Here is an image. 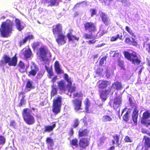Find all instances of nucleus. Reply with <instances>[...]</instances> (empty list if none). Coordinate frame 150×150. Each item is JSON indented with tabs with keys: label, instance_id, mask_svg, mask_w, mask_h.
Listing matches in <instances>:
<instances>
[{
	"label": "nucleus",
	"instance_id": "nucleus-52",
	"mask_svg": "<svg viewBox=\"0 0 150 150\" xmlns=\"http://www.w3.org/2000/svg\"><path fill=\"white\" fill-rule=\"evenodd\" d=\"M84 36L86 39H91L93 38L92 35H88L87 33H85L84 34Z\"/></svg>",
	"mask_w": 150,
	"mask_h": 150
},
{
	"label": "nucleus",
	"instance_id": "nucleus-20",
	"mask_svg": "<svg viewBox=\"0 0 150 150\" xmlns=\"http://www.w3.org/2000/svg\"><path fill=\"white\" fill-rule=\"evenodd\" d=\"M98 87L100 89H104L108 86L110 85V82L107 81H103L98 82Z\"/></svg>",
	"mask_w": 150,
	"mask_h": 150
},
{
	"label": "nucleus",
	"instance_id": "nucleus-22",
	"mask_svg": "<svg viewBox=\"0 0 150 150\" xmlns=\"http://www.w3.org/2000/svg\"><path fill=\"white\" fill-rule=\"evenodd\" d=\"M54 67L56 72L58 74H61L63 73V71L60 68L59 64L58 61H56L54 64Z\"/></svg>",
	"mask_w": 150,
	"mask_h": 150
},
{
	"label": "nucleus",
	"instance_id": "nucleus-5",
	"mask_svg": "<svg viewBox=\"0 0 150 150\" xmlns=\"http://www.w3.org/2000/svg\"><path fill=\"white\" fill-rule=\"evenodd\" d=\"M62 98L61 97L58 96L53 100V111L57 114L59 112L61 105Z\"/></svg>",
	"mask_w": 150,
	"mask_h": 150
},
{
	"label": "nucleus",
	"instance_id": "nucleus-44",
	"mask_svg": "<svg viewBox=\"0 0 150 150\" xmlns=\"http://www.w3.org/2000/svg\"><path fill=\"white\" fill-rule=\"evenodd\" d=\"M84 104L86 106V109L87 110L88 109L90 106V103L88 99L86 98L85 100Z\"/></svg>",
	"mask_w": 150,
	"mask_h": 150
},
{
	"label": "nucleus",
	"instance_id": "nucleus-15",
	"mask_svg": "<svg viewBox=\"0 0 150 150\" xmlns=\"http://www.w3.org/2000/svg\"><path fill=\"white\" fill-rule=\"evenodd\" d=\"M100 17H101L102 22L106 25H108L110 23V20L109 18L107 17L105 13L100 11L99 13Z\"/></svg>",
	"mask_w": 150,
	"mask_h": 150
},
{
	"label": "nucleus",
	"instance_id": "nucleus-9",
	"mask_svg": "<svg viewBox=\"0 0 150 150\" xmlns=\"http://www.w3.org/2000/svg\"><path fill=\"white\" fill-rule=\"evenodd\" d=\"M84 26L85 30L89 32H94L96 30V26L94 24L92 23L87 22L84 24Z\"/></svg>",
	"mask_w": 150,
	"mask_h": 150
},
{
	"label": "nucleus",
	"instance_id": "nucleus-46",
	"mask_svg": "<svg viewBox=\"0 0 150 150\" xmlns=\"http://www.w3.org/2000/svg\"><path fill=\"white\" fill-rule=\"evenodd\" d=\"M36 73L37 72L35 71L31 70L29 72L28 75L30 77L32 76H33L35 75Z\"/></svg>",
	"mask_w": 150,
	"mask_h": 150
},
{
	"label": "nucleus",
	"instance_id": "nucleus-48",
	"mask_svg": "<svg viewBox=\"0 0 150 150\" xmlns=\"http://www.w3.org/2000/svg\"><path fill=\"white\" fill-rule=\"evenodd\" d=\"M79 125V122L77 119H75L74 122V124L72 126L73 128L77 127Z\"/></svg>",
	"mask_w": 150,
	"mask_h": 150
},
{
	"label": "nucleus",
	"instance_id": "nucleus-19",
	"mask_svg": "<svg viewBox=\"0 0 150 150\" xmlns=\"http://www.w3.org/2000/svg\"><path fill=\"white\" fill-rule=\"evenodd\" d=\"M111 91V88L108 89L105 91H103L100 94L101 98L104 101L107 98L108 95Z\"/></svg>",
	"mask_w": 150,
	"mask_h": 150
},
{
	"label": "nucleus",
	"instance_id": "nucleus-17",
	"mask_svg": "<svg viewBox=\"0 0 150 150\" xmlns=\"http://www.w3.org/2000/svg\"><path fill=\"white\" fill-rule=\"evenodd\" d=\"M139 110L137 108H134V111L132 115V118L134 123L137 125V119L138 116Z\"/></svg>",
	"mask_w": 150,
	"mask_h": 150
},
{
	"label": "nucleus",
	"instance_id": "nucleus-28",
	"mask_svg": "<svg viewBox=\"0 0 150 150\" xmlns=\"http://www.w3.org/2000/svg\"><path fill=\"white\" fill-rule=\"evenodd\" d=\"M18 67L19 68V70L21 72H23L25 71V66L24 64L21 61L19 62L18 64Z\"/></svg>",
	"mask_w": 150,
	"mask_h": 150
},
{
	"label": "nucleus",
	"instance_id": "nucleus-35",
	"mask_svg": "<svg viewBox=\"0 0 150 150\" xmlns=\"http://www.w3.org/2000/svg\"><path fill=\"white\" fill-rule=\"evenodd\" d=\"M33 82L32 81L28 80L27 83L26 88H27L31 89L33 88Z\"/></svg>",
	"mask_w": 150,
	"mask_h": 150
},
{
	"label": "nucleus",
	"instance_id": "nucleus-47",
	"mask_svg": "<svg viewBox=\"0 0 150 150\" xmlns=\"http://www.w3.org/2000/svg\"><path fill=\"white\" fill-rule=\"evenodd\" d=\"M57 90L56 88H52L51 93V96H54L57 94Z\"/></svg>",
	"mask_w": 150,
	"mask_h": 150
},
{
	"label": "nucleus",
	"instance_id": "nucleus-10",
	"mask_svg": "<svg viewBox=\"0 0 150 150\" xmlns=\"http://www.w3.org/2000/svg\"><path fill=\"white\" fill-rule=\"evenodd\" d=\"M39 56L42 60H44L48 52V49L45 47H42L39 49Z\"/></svg>",
	"mask_w": 150,
	"mask_h": 150
},
{
	"label": "nucleus",
	"instance_id": "nucleus-49",
	"mask_svg": "<svg viewBox=\"0 0 150 150\" xmlns=\"http://www.w3.org/2000/svg\"><path fill=\"white\" fill-rule=\"evenodd\" d=\"M44 72L43 71H40L38 74L37 78L38 79L41 78L43 75Z\"/></svg>",
	"mask_w": 150,
	"mask_h": 150
},
{
	"label": "nucleus",
	"instance_id": "nucleus-4",
	"mask_svg": "<svg viewBox=\"0 0 150 150\" xmlns=\"http://www.w3.org/2000/svg\"><path fill=\"white\" fill-rule=\"evenodd\" d=\"M125 56L128 59L132 61L133 64H139L140 63V61L139 60L135 52L132 53H130L127 52H124Z\"/></svg>",
	"mask_w": 150,
	"mask_h": 150
},
{
	"label": "nucleus",
	"instance_id": "nucleus-25",
	"mask_svg": "<svg viewBox=\"0 0 150 150\" xmlns=\"http://www.w3.org/2000/svg\"><path fill=\"white\" fill-rule=\"evenodd\" d=\"M88 132L86 129H80L79 132V134L80 137L85 136L88 134Z\"/></svg>",
	"mask_w": 150,
	"mask_h": 150
},
{
	"label": "nucleus",
	"instance_id": "nucleus-23",
	"mask_svg": "<svg viewBox=\"0 0 150 150\" xmlns=\"http://www.w3.org/2000/svg\"><path fill=\"white\" fill-rule=\"evenodd\" d=\"M24 57L26 58H30L32 55L31 51L30 49L25 50L22 53Z\"/></svg>",
	"mask_w": 150,
	"mask_h": 150
},
{
	"label": "nucleus",
	"instance_id": "nucleus-7",
	"mask_svg": "<svg viewBox=\"0 0 150 150\" xmlns=\"http://www.w3.org/2000/svg\"><path fill=\"white\" fill-rule=\"evenodd\" d=\"M64 79L68 84L67 85V88H68V91L70 93V96L71 95V93L74 92L75 90V88L74 87H71V86L72 84V80L71 78H69L67 74H65L64 75Z\"/></svg>",
	"mask_w": 150,
	"mask_h": 150
},
{
	"label": "nucleus",
	"instance_id": "nucleus-57",
	"mask_svg": "<svg viewBox=\"0 0 150 150\" xmlns=\"http://www.w3.org/2000/svg\"><path fill=\"white\" fill-rule=\"evenodd\" d=\"M10 125L11 126H12L14 128H16V123L14 121H12L11 122Z\"/></svg>",
	"mask_w": 150,
	"mask_h": 150
},
{
	"label": "nucleus",
	"instance_id": "nucleus-31",
	"mask_svg": "<svg viewBox=\"0 0 150 150\" xmlns=\"http://www.w3.org/2000/svg\"><path fill=\"white\" fill-rule=\"evenodd\" d=\"M67 37L69 41H72L74 40L78 41L79 39V38L76 37L75 36H74L70 33H68L67 34Z\"/></svg>",
	"mask_w": 150,
	"mask_h": 150
},
{
	"label": "nucleus",
	"instance_id": "nucleus-3",
	"mask_svg": "<svg viewBox=\"0 0 150 150\" xmlns=\"http://www.w3.org/2000/svg\"><path fill=\"white\" fill-rule=\"evenodd\" d=\"M3 59H4L0 61V66L4 67L7 63L10 66H16L17 60L16 57H14L11 58L6 55H5L4 56Z\"/></svg>",
	"mask_w": 150,
	"mask_h": 150
},
{
	"label": "nucleus",
	"instance_id": "nucleus-8",
	"mask_svg": "<svg viewBox=\"0 0 150 150\" xmlns=\"http://www.w3.org/2000/svg\"><path fill=\"white\" fill-rule=\"evenodd\" d=\"M150 117V111H146L144 112L142 114V117L141 120V122L147 126L149 122L148 119Z\"/></svg>",
	"mask_w": 150,
	"mask_h": 150
},
{
	"label": "nucleus",
	"instance_id": "nucleus-39",
	"mask_svg": "<svg viewBox=\"0 0 150 150\" xmlns=\"http://www.w3.org/2000/svg\"><path fill=\"white\" fill-rule=\"evenodd\" d=\"M31 70L35 71L37 72L39 70V69L38 67L35 64H33L31 66Z\"/></svg>",
	"mask_w": 150,
	"mask_h": 150
},
{
	"label": "nucleus",
	"instance_id": "nucleus-27",
	"mask_svg": "<svg viewBox=\"0 0 150 150\" xmlns=\"http://www.w3.org/2000/svg\"><path fill=\"white\" fill-rule=\"evenodd\" d=\"M112 120V119L108 115H104L102 118V120L103 122H107L111 121Z\"/></svg>",
	"mask_w": 150,
	"mask_h": 150
},
{
	"label": "nucleus",
	"instance_id": "nucleus-32",
	"mask_svg": "<svg viewBox=\"0 0 150 150\" xmlns=\"http://www.w3.org/2000/svg\"><path fill=\"white\" fill-rule=\"evenodd\" d=\"M130 113V111L129 110L127 111L123 117V120L127 122L128 121L129 119L130 115L129 113Z\"/></svg>",
	"mask_w": 150,
	"mask_h": 150
},
{
	"label": "nucleus",
	"instance_id": "nucleus-34",
	"mask_svg": "<svg viewBox=\"0 0 150 150\" xmlns=\"http://www.w3.org/2000/svg\"><path fill=\"white\" fill-rule=\"evenodd\" d=\"M71 144L73 148H74L73 146L76 147L78 146V140L77 139L74 138L73 139L71 142Z\"/></svg>",
	"mask_w": 150,
	"mask_h": 150
},
{
	"label": "nucleus",
	"instance_id": "nucleus-41",
	"mask_svg": "<svg viewBox=\"0 0 150 150\" xmlns=\"http://www.w3.org/2000/svg\"><path fill=\"white\" fill-rule=\"evenodd\" d=\"M118 65L120 67L121 69H125V67L124 66L123 62L120 59H119L118 61Z\"/></svg>",
	"mask_w": 150,
	"mask_h": 150
},
{
	"label": "nucleus",
	"instance_id": "nucleus-50",
	"mask_svg": "<svg viewBox=\"0 0 150 150\" xmlns=\"http://www.w3.org/2000/svg\"><path fill=\"white\" fill-rule=\"evenodd\" d=\"M128 99L129 105L132 107H133L134 106V104L133 99L130 97H129Z\"/></svg>",
	"mask_w": 150,
	"mask_h": 150
},
{
	"label": "nucleus",
	"instance_id": "nucleus-36",
	"mask_svg": "<svg viewBox=\"0 0 150 150\" xmlns=\"http://www.w3.org/2000/svg\"><path fill=\"white\" fill-rule=\"evenodd\" d=\"M46 142L47 143L48 146L52 147L54 145L53 140L50 138H48L47 139Z\"/></svg>",
	"mask_w": 150,
	"mask_h": 150
},
{
	"label": "nucleus",
	"instance_id": "nucleus-42",
	"mask_svg": "<svg viewBox=\"0 0 150 150\" xmlns=\"http://www.w3.org/2000/svg\"><path fill=\"white\" fill-rule=\"evenodd\" d=\"M81 4H82V6H83L86 5V3L85 1L80 2L78 3H77L74 6V8H75L80 7V5H81Z\"/></svg>",
	"mask_w": 150,
	"mask_h": 150
},
{
	"label": "nucleus",
	"instance_id": "nucleus-33",
	"mask_svg": "<svg viewBox=\"0 0 150 150\" xmlns=\"http://www.w3.org/2000/svg\"><path fill=\"white\" fill-rule=\"evenodd\" d=\"M144 144L145 148L150 147V138L147 137L145 139Z\"/></svg>",
	"mask_w": 150,
	"mask_h": 150
},
{
	"label": "nucleus",
	"instance_id": "nucleus-14",
	"mask_svg": "<svg viewBox=\"0 0 150 150\" xmlns=\"http://www.w3.org/2000/svg\"><path fill=\"white\" fill-rule=\"evenodd\" d=\"M122 83L117 81L113 83L110 87H108V88H111V89H114L117 90L119 91L122 90Z\"/></svg>",
	"mask_w": 150,
	"mask_h": 150
},
{
	"label": "nucleus",
	"instance_id": "nucleus-55",
	"mask_svg": "<svg viewBox=\"0 0 150 150\" xmlns=\"http://www.w3.org/2000/svg\"><path fill=\"white\" fill-rule=\"evenodd\" d=\"M90 11L91 13V16L92 17L96 13V11L95 9H91L90 10Z\"/></svg>",
	"mask_w": 150,
	"mask_h": 150
},
{
	"label": "nucleus",
	"instance_id": "nucleus-64",
	"mask_svg": "<svg viewBox=\"0 0 150 150\" xmlns=\"http://www.w3.org/2000/svg\"><path fill=\"white\" fill-rule=\"evenodd\" d=\"M39 45V43L38 42H35L33 44V47H34L35 48H36Z\"/></svg>",
	"mask_w": 150,
	"mask_h": 150
},
{
	"label": "nucleus",
	"instance_id": "nucleus-61",
	"mask_svg": "<svg viewBox=\"0 0 150 150\" xmlns=\"http://www.w3.org/2000/svg\"><path fill=\"white\" fill-rule=\"evenodd\" d=\"M48 74L50 75V77L51 76L53 75V72L51 70H49L48 71Z\"/></svg>",
	"mask_w": 150,
	"mask_h": 150
},
{
	"label": "nucleus",
	"instance_id": "nucleus-43",
	"mask_svg": "<svg viewBox=\"0 0 150 150\" xmlns=\"http://www.w3.org/2000/svg\"><path fill=\"white\" fill-rule=\"evenodd\" d=\"M103 71V69L102 68L99 67L95 71V73L97 75H99L101 74Z\"/></svg>",
	"mask_w": 150,
	"mask_h": 150
},
{
	"label": "nucleus",
	"instance_id": "nucleus-16",
	"mask_svg": "<svg viewBox=\"0 0 150 150\" xmlns=\"http://www.w3.org/2000/svg\"><path fill=\"white\" fill-rule=\"evenodd\" d=\"M62 28L61 24H58L53 29V32L54 35L56 36L57 35L62 33Z\"/></svg>",
	"mask_w": 150,
	"mask_h": 150
},
{
	"label": "nucleus",
	"instance_id": "nucleus-2",
	"mask_svg": "<svg viewBox=\"0 0 150 150\" xmlns=\"http://www.w3.org/2000/svg\"><path fill=\"white\" fill-rule=\"evenodd\" d=\"M33 114L30 110L25 109L23 110V119L26 123L28 125H33L35 122Z\"/></svg>",
	"mask_w": 150,
	"mask_h": 150
},
{
	"label": "nucleus",
	"instance_id": "nucleus-29",
	"mask_svg": "<svg viewBox=\"0 0 150 150\" xmlns=\"http://www.w3.org/2000/svg\"><path fill=\"white\" fill-rule=\"evenodd\" d=\"M55 124H53L52 126H45V132H50L53 130V129L55 127Z\"/></svg>",
	"mask_w": 150,
	"mask_h": 150
},
{
	"label": "nucleus",
	"instance_id": "nucleus-21",
	"mask_svg": "<svg viewBox=\"0 0 150 150\" xmlns=\"http://www.w3.org/2000/svg\"><path fill=\"white\" fill-rule=\"evenodd\" d=\"M34 36L33 35L30 34L28 36L26 37L24 39L20 40L19 42L20 45L21 46L22 45L25 44L28 40H30L31 39H33Z\"/></svg>",
	"mask_w": 150,
	"mask_h": 150
},
{
	"label": "nucleus",
	"instance_id": "nucleus-58",
	"mask_svg": "<svg viewBox=\"0 0 150 150\" xmlns=\"http://www.w3.org/2000/svg\"><path fill=\"white\" fill-rule=\"evenodd\" d=\"M113 138L114 139V140L116 141V143H118V142H119V138L118 136H114Z\"/></svg>",
	"mask_w": 150,
	"mask_h": 150
},
{
	"label": "nucleus",
	"instance_id": "nucleus-1",
	"mask_svg": "<svg viewBox=\"0 0 150 150\" xmlns=\"http://www.w3.org/2000/svg\"><path fill=\"white\" fill-rule=\"evenodd\" d=\"M14 25L13 22L9 19L2 23L0 28V32L3 37H7L12 31V27Z\"/></svg>",
	"mask_w": 150,
	"mask_h": 150
},
{
	"label": "nucleus",
	"instance_id": "nucleus-45",
	"mask_svg": "<svg viewBox=\"0 0 150 150\" xmlns=\"http://www.w3.org/2000/svg\"><path fill=\"white\" fill-rule=\"evenodd\" d=\"M121 2L124 4V5L127 6H130V3L127 0H120Z\"/></svg>",
	"mask_w": 150,
	"mask_h": 150
},
{
	"label": "nucleus",
	"instance_id": "nucleus-63",
	"mask_svg": "<svg viewBox=\"0 0 150 150\" xmlns=\"http://www.w3.org/2000/svg\"><path fill=\"white\" fill-rule=\"evenodd\" d=\"M129 34L132 36H133L134 38L136 37L135 35H134L133 33L132 30H131L129 33Z\"/></svg>",
	"mask_w": 150,
	"mask_h": 150
},
{
	"label": "nucleus",
	"instance_id": "nucleus-51",
	"mask_svg": "<svg viewBox=\"0 0 150 150\" xmlns=\"http://www.w3.org/2000/svg\"><path fill=\"white\" fill-rule=\"evenodd\" d=\"M113 53V54L112 56L113 57H117L119 56V54L118 52H115L111 51L110 52V54H112Z\"/></svg>",
	"mask_w": 150,
	"mask_h": 150
},
{
	"label": "nucleus",
	"instance_id": "nucleus-38",
	"mask_svg": "<svg viewBox=\"0 0 150 150\" xmlns=\"http://www.w3.org/2000/svg\"><path fill=\"white\" fill-rule=\"evenodd\" d=\"M106 57H103L100 60L99 65H103L106 62Z\"/></svg>",
	"mask_w": 150,
	"mask_h": 150
},
{
	"label": "nucleus",
	"instance_id": "nucleus-6",
	"mask_svg": "<svg viewBox=\"0 0 150 150\" xmlns=\"http://www.w3.org/2000/svg\"><path fill=\"white\" fill-rule=\"evenodd\" d=\"M122 95L121 94L118 95H116L115 98L113 99V107L115 109H117L120 106L122 103Z\"/></svg>",
	"mask_w": 150,
	"mask_h": 150
},
{
	"label": "nucleus",
	"instance_id": "nucleus-30",
	"mask_svg": "<svg viewBox=\"0 0 150 150\" xmlns=\"http://www.w3.org/2000/svg\"><path fill=\"white\" fill-rule=\"evenodd\" d=\"M47 3L49 4V6H54L55 4L59 3L60 0H44Z\"/></svg>",
	"mask_w": 150,
	"mask_h": 150
},
{
	"label": "nucleus",
	"instance_id": "nucleus-60",
	"mask_svg": "<svg viewBox=\"0 0 150 150\" xmlns=\"http://www.w3.org/2000/svg\"><path fill=\"white\" fill-rule=\"evenodd\" d=\"M146 46L147 47L146 50L148 51V52L150 54V43L147 44Z\"/></svg>",
	"mask_w": 150,
	"mask_h": 150
},
{
	"label": "nucleus",
	"instance_id": "nucleus-26",
	"mask_svg": "<svg viewBox=\"0 0 150 150\" xmlns=\"http://www.w3.org/2000/svg\"><path fill=\"white\" fill-rule=\"evenodd\" d=\"M59 87L60 89L62 91H65L67 87L64 85V83L63 81H60L58 83Z\"/></svg>",
	"mask_w": 150,
	"mask_h": 150
},
{
	"label": "nucleus",
	"instance_id": "nucleus-56",
	"mask_svg": "<svg viewBox=\"0 0 150 150\" xmlns=\"http://www.w3.org/2000/svg\"><path fill=\"white\" fill-rule=\"evenodd\" d=\"M125 140L127 142H132V140L128 136H126L125 139Z\"/></svg>",
	"mask_w": 150,
	"mask_h": 150
},
{
	"label": "nucleus",
	"instance_id": "nucleus-18",
	"mask_svg": "<svg viewBox=\"0 0 150 150\" xmlns=\"http://www.w3.org/2000/svg\"><path fill=\"white\" fill-rule=\"evenodd\" d=\"M79 144L80 147L85 149L89 145V142L87 139L83 138L80 140Z\"/></svg>",
	"mask_w": 150,
	"mask_h": 150
},
{
	"label": "nucleus",
	"instance_id": "nucleus-40",
	"mask_svg": "<svg viewBox=\"0 0 150 150\" xmlns=\"http://www.w3.org/2000/svg\"><path fill=\"white\" fill-rule=\"evenodd\" d=\"M113 75V73L112 70H107L106 76L108 78L110 79Z\"/></svg>",
	"mask_w": 150,
	"mask_h": 150
},
{
	"label": "nucleus",
	"instance_id": "nucleus-24",
	"mask_svg": "<svg viewBox=\"0 0 150 150\" xmlns=\"http://www.w3.org/2000/svg\"><path fill=\"white\" fill-rule=\"evenodd\" d=\"M19 97H20L21 96L22 97V98L19 104V106H21L23 105H24L25 101L24 100V98L25 96L24 95V93L23 92H21L19 93Z\"/></svg>",
	"mask_w": 150,
	"mask_h": 150
},
{
	"label": "nucleus",
	"instance_id": "nucleus-12",
	"mask_svg": "<svg viewBox=\"0 0 150 150\" xmlns=\"http://www.w3.org/2000/svg\"><path fill=\"white\" fill-rule=\"evenodd\" d=\"M15 22L16 27L19 31H21L24 29L25 26V24L24 23L21 22L18 19H16Z\"/></svg>",
	"mask_w": 150,
	"mask_h": 150
},
{
	"label": "nucleus",
	"instance_id": "nucleus-13",
	"mask_svg": "<svg viewBox=\"0 0 150 150\" xmlns=\"http://www.w3.org/2000/svg\"><path fill=\"white\" fill-rule=\"evenodd\" d=\"M57 38H56V41L58 44L62 45L66 43L65 40V37L62 33L57 35Z\"/></svg>",
	"mask_w": 150,
	"mask_h": 150
},
{
	"label": "nucleus",
	"instance_id": "nucleus-62",
	"mask_svg": "<svg viewBox=\"0 0 150 150\" xmlns=\"http://www.w3.org/2000/svg\"><path fill=\"white\" fill-rule=\"evenodd\" d=\"M96 41L93 39L92 40H90L88 41V43L89 44H92L94 43Z\"/></svg>",
	"mask_w": 150,
	"mask_h": 150
},
{
	"label": "nucleus",
	"instance_id": "nucleus-59",
	"mask_svg": "<svg viewBox=\"0 0 150 150\" xmlns=\"http://www.w3.org/2000/svg\"><path fill=\"white\" fill-rule=\"evenodd\" d=\"M131 42L132 44L131 45H132L134 46H136L137 44V42L135 41L134 39L133 38H132Z\"/></svg>",
	"mask_w": 150,
	"mask_h": 150
},
{
	"label": "nucleus",
	"instance_id": "nucleus-11",
	"mask_svg": "<svg viewBox=\"0 0 150 150\" xmlns=\"http://www.w3.org/2000/svg\"><path fill=\"white\" fill-rule=\"evenodd\" d=\"M74 109L76 111H78L81 109L82 102L81 100L75 99L72 101Z\"/></svg>",
	"mask_w": 150,
	"mask_h": 150
},
{
	"label": "nucleus",
	"instance_id": "nucleus-53",
	"mask_svg": "<svg viewBox=\"0 0 150 150\" xmlns=\"http://www.w3.org/2000/svg\"><path fill=\"white\" fill-rule=\"evenodd\" d=\"M5 141V139L4 137L2 136H0V144H4Z\"/></svg>",
	"mask_w": 150,
	"mask_h": 150
},
{
	"label": "nucleus",
	"instance_id": "nucleus-54",
	"mask_svg": "<svg viewBox=\"0 0 150 150\" xmlns=\"http://www.w3.org/2000/svg\"><path fill=\"white\" fill-rule=\"evenodd\" d=\"M131 41L129 38H126L125 40V42L129 44H132Z\"/></svg>",
	"mask_w": 150,
	"mask_h": 150
},
{
	"label": "nucleus",
	"instance_id": "nucleus-37",
	"mask_svg": "<svg viewBox=\"0 0 150 150\" xmlns=\"http://www.w3.org/2000/svg\"><path fill=\"white\" fill-rule=\"evenodd\" d=\"M123 36L122 34L120 35L118 34L116 37H113L111 38V40L112 41H114L116 40L117 39L119 38L120 40H122V39Z\"/></svg>",
	"mask_w": 150,
	"mask_h": 150
}]
</instances>
